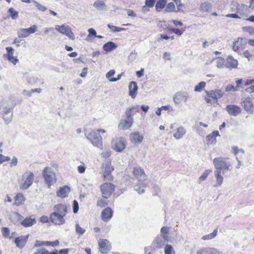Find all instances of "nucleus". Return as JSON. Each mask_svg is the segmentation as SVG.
Wrapping results in <instances>:
<instances>
[{
	"label": "nucleus",
	"mask_w": 254,
	"mask_h": 254,
	"mask_svg": "<svg viewBox=\"0 0 254 254\" xmlns=\"http://www.w3.org/2000/svg\"><path fill=\"white\" fill-rule=\"evenodd\" d=\"M243 40L242 38H238L237 40L233 43L232 49L234 51L236 52L239 49V46L242 44Z\"/></svg>",
	"instance_id": "obj_37"
},
{
	"label": "nucleus",
	"mask_w": 254,
	"mask_h": 254,
	"mask_svg": "<svg viewBox=\"0 0 254 254\" xmlns=\"http://www.w3.org/2000/svg\"><path fill=\"white\" fill-rule=\"evenodd\" d=\"M104 169L103 176L105 180L112 181L113 179V176L111 175V172L114 170L110 162H107L102 165Z\"/></svg>",
	"instance_id": "obj_11"
},
{
	"label": "nucleus",
	"mask_w": 254,
	"mask_h": 254,
	"mask_svg": "<svg viewBox=\"0 0 254 254\" xmlns=\"http://www.w3.org/2000/svg\"><path fill=\"white\" fill-rule=\"evenodd\" d=\"M7 12L12 19H16L18 18V13L13 8L11 7L9 8Z\"/></svg>",
	"instance_id": "obj_35"
},
{
	"label": "nucleus",
	"mask_w": 254,
	"mask_h": 254,
	"mask_svg": "<svg viewBox=\"0 0 254 254\" xmlns=\"http://www.w3.org/2000/svg\"><path fill=\"white\" fill-rule=\"evenodd\" d=\"M111 150L108 148L107 149H106L105 151L103 152L101 155L103 158H108L111 155Z\"/></svg>",
	"instance_id": "obj_54"
},
{
	"label": "nucleus",
	"mask_w": 254,
	"mask_h": 254,
	"mask_svg": "<svg viewBox=\"0 0 254 254\" xmlns=\"http://www.w3.org/2000/svg\"><path fill=\"white\" fill-rule=\"evenodd\" d=\"M112 216V210L111 208L107 207L104 209L102 212V216L103 220H109Z\"/></svg>",
	"instance_id": "obj_30"
},
{
	"label": "nucleus",
	"mask_w": 254,
	"mask_h": 254,
	"mask_svg": "<svg viewBox=\"0 0 254 254\" xmlns=\"http://www.w3.org/2000/svg\"><path fill=\"white\" fill-rule=\"evenodd\" d=\"M238 63V61L234 59L232 56H228L226 60L225 66L227 68H236Z\"/></svg>",
	"instance_id": "obj_18"
},
{
	"label": "nucleus",
	"mask_w": 254,
	"mask_h": 254,
	"mask_svg": "<svg viewBox=\"0 0 254 254\" xmlns=\"http://www.w3.org/2000/svg\"><path fill=\"white\" fill-rule=\"evenodd\" d=\"M55 29L62 34L65 35L69 39L74 40L75 36L71 31L70 27L68 25L63 24L62 25H56Z\"/></svg>",
	"instance_id": "obj_9"
},
{
	"label": "nucleus",
	"mask_w": 254,
	"mask_h": 254,
	"mask_svg": "<svg viewBox=\"0 0 254 254\" xmlns=\"http://www.w3.org/2000/svg\"><path fill=\"white\" fill-rule=\"evenodd\" d=\"M2 233L4 237H7L9 235V230L7 228H2Z\"/></svg>",
	"instance_id": "obj_59"
},
{
	"label": "nucleus",
	"mask_w": 254,
	"mask_h": 254,
	"mask_svg": "<svg viewBox=\"0 0 254 254\" xmlns=\"http://www.w3.org/2000/svg\"><path fill=\"white\" fill-rule=\"evenodd\" d=\"M115 73V71L114 70H110L109 72H108L106 74V77L108 78L109 80L110 79V77L113 76Z\"/></svg>",
	"instance_id": "obj_58"
},
{
	"label": "nucleus",
	"mask_w": 254,
	"mask_h": 254,
	"mask_svg": "<svg viewBox=\"0 0 254 254\" xmlns=\"http://www.w3.org/2000/svg\"><path fill=\"white\" fill-rule=\"evenodd\" d=\"M112 148L117 151L121 152L126 147V140L123 137L115 138L112 140Z\"/></svg>",
	"instance_id": "obj_10"
},
{
	"label": "nucleus",
	"mask_w": 254,
	"mask_h": 254,
	"mask_svg": "<svg viewBox=\"0 0 254 254\" xmlns=\"http://www.w3.org/2000/svg\"><path fill=\"white\" fill-rule=\"evenodd\" d=\"M17 36L19 38H26L29 35L25 28H20L17 31Z\"/></svg>",
	"instance_id": "obj_41"
},
{
	"label": "nucleus",
	"mask_w": 254,
	"mask_h": 254,
	"mask_svg": "<svg viewBox=\"0 0 254 254\" xmlns=\"http://www.w3.org/2000/svg\"><path fill=\"white\" fill-rule=\"evenodd\" d=\"M27 32L28 33V35H29L30 34H33L36 31H37V26L36 25H33L32 26H31L29 28H25Z\"/></svg>",
	"instance_id": "obj_49"
},
{
	"label": "nucleus",
	"mask_w": 254,
	"mask_h": 254,
	"mask_svg": "<svg viewBox=\"0 0 254 254\" xmlns=\"http://www.w3.org/2000/svg\"><path fill=\"white\" fill-rule=\"evenodd\" d=\"M189 94L187 92H178L173 97V101L176 104H179L182 103H186L189 99Z\"/></svg>",
	"instance_id": "obj_12"
},
{
	"label": "nucleus",
	"mask_w": 254,
	"mask_h": 254,
	"mask_svg": "<svg viewBox=\"0 0 254 254\" xmlns=\"http://www.w3.org/2000/svg\"><path fill=\"white\" fill-rule=\"evenodd\" d=\"M7 52V54L6 55H4L7 59L8 60L10 58L13 57V52L14 50L11 47H7L5 48Z\"/></svg>",
	"instance_id": "obj_44"
},
{
	"label": "nucleus",
	"mask_w": 254,
	"mask_h": 254,
	"mask_svg": "<svg viewBox=\"0 0 254 254\" xmlns=\"http://www.w3.org/2000/svg\"><path fill=\"white\" fill-rule=\"evenodd\" d=\"M75 232L79 235H82L85 232V229L81 228L78 224H76L75 226Z\"/></svg>",
	"instance_id": "obj_45"
},
{
	"label": "nucleus",
	"mask_w": 254,
	"mask_h": 254,
	"mask_svg": "<svg viewBox=\"0 0 254 254\" xmlns=\"http://www.w3.org/2000/svg\"><path fill=\"white\" fill-rule=\"evenodd\" d=\"M49 252L45 249H41L35 253V254H49Z\"/></svg>",
	"instance_id": "obj_57"
},
{
	"label": "nucleus",
	"mask_w": 254,
	"mask_h": 254,
	"mask_svg": "<svg viewBox=\"0 0 254 254\" xmlns=\"http://www.w3.org/2000/svg\"><path fill=\"white\" fill-rule=\"evenodd\" d=\"M246 92L249 93H252L254 92V85H252L248 88L246 89Z\"/></svg>",
	"instance_id": "obj_64"
},
{
	"label": "nucleus",
	"mask_w": 254,
	"mask_h": 254,
	"mask_svg": "<svg viewBox=\"0 0 254 254\" xmlns=\"http://www.w3.org/2000/svg\"><path fill=\"white\" fill-rule=\"evenodd\" d=\"M87 68L84 67L82 69V72L80 74V76L82 77H85L87 73Z\"/></svg>",
	"instance_id": "obj_63"
},
{
	"label": "nucleus",
	"mask_w": 254,
	"mask_h": 254,
	"mask_svg": "<svg viewBox=\"0 0 254 254\" xmlns=\"http://www.w3.org/2000/svg\"><path fill=\"white\" fill-rule=\"evenodd\" d=\"M127 11V15L128 16H131V17H136V14L134 13V12L131 9H125Z\"/></svg>",
	"instance_id": "obj_61"
},
{
	"label": "nucleus",
	"mask_w": 254,
	"mask_h": 254,
	"mask_svg": "<svg viewBox=\"0 0 254 254\" xmlns=\"http://www.w3.org/2000/svg\"><path fill=\"white\" fill-rule=\"evenodd\" d=\"M206 83L205 82L202 81L196 85L194 87V91L200 92L204 88Z\"/></svg>",
	"instance_id": "obj_47"
},
{
	"label": "nucleus",
	"mask_w": 254,
	"mask_h": 254,
	"mask_svg": "<svg viewBox=\"0 0 254 254\" xmlns=\"http://www.w3.org/2000/svg\"><path fill=\"white\" fill-rule=\"evenodd\" d=\"M117 45L113 42H108L105 44L103 47L106 52H110L117 48Z\"/></svg>",
	"instance_id": "obj_31"
},
{
	"label": "nucleus",
	"mask_w": 254,
	"mask_h": 254,
	"mask_svg": "<svg viewBox=\"0 0 254 254\" xmlns=\"http://www.w3.org/2000/svg\"><path fill=\"white\" fill-rule=\"evenodd\" d=\"M70 190V188L67 186H64L59 189L57 192V195L58 196L64 198L67 196L68 193Z\"/></svg>",
	"instance_id": "obj_25"
},
{
	"label": "nucleus",
	"mask_w": 254,
	"mask_h": 254,
	"mask_svg": "<svg viewBox=\"0 0 254 254\" xmlns=\"http://www.w3.org/2000/svg\"><path fill=\"white\" fill-rule=\"evenodd\" d=\"M115 186L111 183H105L100 186V190L102 196L104 198H108L113 193L115 190Z\"/></svg>",
	"instance_id": "obj_7"
},
{
	"label": "nucleus",
	"mask_w": 254,
	"mask_h": 254,
	"mask_svg": "<svg viewBox=\"0 0 254 254\" xmlns=\"http://www.w3.org/2000/svg\"><path fill=\"white\" fill-rule=\"evenodd\" d=\"M34 176L33 173L30 171L24 173L19 183L20 188L22 190L28 189L33 184Z\"/></svg>",
	"instance_id": "obj_4"
},
{
	"label": "nucleus",
	"mask_w": 254,
	"mask_h": 254,
	"mask_svg": "<svg viewBox=\"0 0 254 254\" xmlns=\"http://www.w3.org/2000/svg\"><path fill=\"white\" fill-rule=\"evenodd\" d=\"M108 27L113 32H121V31H122L124 29L123 28L117 27L115 26H113V25H111V24H108Z\"/></svg>",
	"instance_id": "obj_52"
},
{
	"label": "nucleus",
	"mask_w": 254,
	"mask_h": 254,
	"mask_svg": "<svg viewBox=\"0 0 254 254\" xmlns=\"http://www.w3.org/2000/svg\"><path fill=\"white\" fill-rule=\"evenodd\" d=\"M230 8L232 11H236L239 13L240 17L246 15L248 11V7L247 5L243 4H240L236 1H233L231 4Z\"/></svg>",
	"instance_id": "obj_8"
},
{
	"label": "nucleus",
	"mask_w": 254,
	"mask_h": 254,
	"mask_svg": "<svg viewBox=\"0 0 254 254\" xmlns=\"http://www.w3.org/2000/svg\"><path fill=\"white\" fill-rule=\"evenodd\" d=\"M133 123L132 117H127L125 120H122L119 124V127L123 129H126L130 127Z\"/></svg>",
	"instance_id": "obj_16"
},
{
	"label": "nucleus",
	"mask_w": 254,
	"mask_h": 254,
	"mask_svg": "<svg viewBox=\"0 0 254 254\" xmlns=\"http://www.w3.org/2000/svg\"><path fill=\"white\" fill-rule=\"evenodd\" d=\"M169 229V227H163L161 229V236L163 237V239L165 240V241L169 240V237L168 236V231Z\"/></svg>",
	"instance_id": "obj_34"
},
{
	"label": "nucleus",
	"mask_w": 254,
	"mask_h": 254,
	"mask_svg": "<svg viewBox=\"0 0 254 254\" xmlns=\"http://www.w3.org/2000/svg\"><path fill=\"white\" fill-rule=\"evenodd\" d=\"M130 138L132 142L140 143L143 139V136L138 131H134L130 134Z\"/></svg>",
	"instance_id": "obj_21"
},
{
	"label": "nucleus",
	"mask_w": 254,
	"mask_h": 254,
	"mask_svg": "<svg viewBox=\"0 0 254 254\" xmlns=\"http://www.w3.org/2000/svg\"><path fill=\"white\" fill-rule=\"evenodd\" d=\"M186 133V129L183 127L180 126L174 130L173 136L176 139H180L185 135Z\"/></svg>",
	"instance_id": "obj_20"
},
{
	"label": "nucleus",
	"mask_w": 254,
	"mask_h": 254,
	"mask_svg": "<svg viewBox=\"0 0 254 254\" xmlns=\"http://www.w3.org/2000/svg\"><path fill=\"white\" fill-rule=\"evenodd\" d=\"M54 212H56L58 214H60L64 216H65L67 213L66 206L63 204L55 205L54 207Z\"/></svg>",
	"instance_id": "obj_22"
},
{
	"label": "nucleus",
	"mask_w": 254,
	"mask_h": 254,
	"mask_svg": "<svg viewBox=\"0 0 254 254\" xmlns=\"http://www.w3.org/2000/svg\"><path fill=\"white\" fill-rule=\"evenodd\" d=\"M242 105L247 112L250 114L254 113V105L250 97L245 98L243 101Z\"/></svg>",
	"instance_id": "obj_15"
},
{
	"label": "nucleus",
	"mask_w": 254,
	"mask_h": 254,
	"mask_svg": "<svg viewBox=\"0 0 254 254\" xmlns=\"http://www.w3.org/2000/svg\"><path fill=\"white\" fill-rule=\"evenodd\" d=\"M213 162L215 169L214 174L216 180V184L214 185V187H220L223 181V175L225 176L226 171L231 170L230 168L232 165L228 158H215L213 159Z\"/></svg>",
	"instance_id": "obj_1"
},
{
	"label": "nucleus",
	"mask_w": 254,
	"mask_h": 254,
	"mask_svg": "<svg viewBox=\"0 0 254 254\" xmlns=\"http://www.w3.org/2000/svg\"><path fill=\"white\" fill-rule=\"evenodd\" d=\"M139 111L138 107H134L128 108L126 111V115L127 117H132V116Z\"/></svg>",
	"instance_id": "obj_32"
},
{
	"label": "nucleus",
	"mask_w": 254,
	"mask_h": 254,
	"mask_svg": "<svg viewBox=\"0 0 254 254\" xmlns=\"http://www.w3.org/2000/svg\"><path fill=\"white\" fill-rule=\"evenodd\" d=\"M133 174L138 180L134 186V190L139 193L144 192V188L147 186L148 184L144 182L146 180V175L143 170L140 167L135 168L133 170Z\"/></svg>",
	"instance_id": "obj_2"
},
{
	"label": "nucleus",
	"mask_w": 254,
	"mask_h": 254,
	"mask_svg": "<svg viewBox=\"0 0 254 254\" xmlns=\"http://www.w3.org/2000/svg\"><path fill=\"white\" fill-rule=\"evenodd\" d=\"M36 223V220L34 217L30 216L26 218L21 222V224L25 227H31Z\"/></svg>",
	"instance_id": "obj_29"
},
{
	"label": "nucleus",
	"mask_w": 254,
	"mask_h": 254,
	"mask_svg": "<svg viewBox=\"0 0 254 254\" xmlns=\"http://www.w3.org/2000/svg\"><path fill=\"white\" fill-rule=\"evenodd\" d=\"M211 171L209 170H205L203 173L200 176L199 180L200 181L202 182L206 180V178L208 177Z\"/></svg>",
	"instance_id": "obj_51"
},
{
	"label": "nucleus",
	"mask_w": 254,
	"mask_h": 254,
	"mask_svg": "<svg viewBox=\"0 0 254 254\" xmlns=\"http://www.w3.org/2000/svg\"><path fill=\"white\" fill-rule=\"evenodd\" d=\"M157 0H146L145 2V5L149 6V7H152Z\"/></svg>",
	"instance_id": "obj_55"
},
{
	"label": "nucleus",
	"mask_w": 254,
	"mask_h": 254,
	"mask_svg": "<svg viewBox=\"0 0 254 254\" xmlns=\"http://www.w3.org/2000/svg\"><path fill=\"white\" fill-rule=\"evenodd\" d=\"M244 31L248 32L251 34H254V27L246 26L243 27Z\"/></svg>",
	"instance_id": "obj_53"
},
{
	"label": "nucleus",
	"mask_w": 254,
	"mask_h": 254,
	"mask_svg": "<svg viewBox=\"0 0 254 254\" xmlns=\"http://www.w3.org/2000/svg\"><path fill=\"white\" fill-rule=\"evenodd\" d=\"M175 9V4L173 2H170L167 5L164 11L167 12H171L174 11Z\"/></svg>",
	"instance_id": "obj_46"
},
{
	"label": "nucleus",
	"mask_w": 254,
	"mask_h": 254,
	"mask_svg": "<svg viewBox=\"0 0 254 254\" xmlns=\"http://www.w3.org/2000/svg\"><path fill=\"white\" fill-rule=\"evenodd\" d=\"M217 234V230L215 229L212 233L206 235L205 236H203L202 238V239L203 240H211L214 238H215Z\"/></svg>",
	"instance_id": "obj_38"
},
{
	"label": "nucleus",
	"mask_w": 254,
	"mask_h": 254,
	"mask_svg": "<svg viewBox=\"0 0 254 254\" xmlns=\"http://www.w3.org/2000/svg\"><path fill=\"white\" fill-rule=\"evenodd\" d=\"M79 209L78 203L77 201L75 200L73 201V211L74 213H76Z\"/></svg>",
	"instance_id": "obj_56"
},
{
	"label": "nucleus",
	"mask_w": 254,
	"mask_h": 254,
	"mask_svg": "<svg viewBox=\"0 0 254 254\" xmlns=\"http://www.w3.org/2000/svg\"><path fill=\"white\" fill-rule=\"evenodd\" d=\"M64 217V216L60 214L53 212L51 214L49 219L50 221L55 225H61L65 223V219Z\"/></svg>",
	"instance_id": "obj_13"
},
{
	"label": "nucleus",
	"mask_w": 254,
	"mask_h": 254,
	"mask_svg": "<svg viewBox=\"0 0 254 254\" xmlns=\"http://www.w3.org/2000/svg\"><path fill=\"white\" fill-rule=\"evenodd\" d=\"M128 87L129 90V96H130L132 98H134L136 94V91L138 89V87L136 83L134 81L130 82Z\"/></svg>",
	"instance_id": "obj_28"
},
{
	"label": "nucleus",
	"mask_w": 254,
	"mask_h": 254,
	"mask_svg": "<svg viewBox=\"0 0 254 254\" xmlns=\"http://www.w3.org/2000/svg\"><path fill=\"white\" fill-rule=\"evenodd\" d=\"M224 59L222 57H218L216 59V66L219 68H221L225 65Z\"/></svg>",
	"instance_id": "obj_36"
},
{
	"label": "nucleus",
	"mask_w": 254,
	"mask_h": 254,
	"mask_svg": "<svg viewBox=\"0 0 254 254\" xmlns=\"http://www.w3.org/2000/svg\"><path fill=\"white\" fill-rule=\"evenodd\" d=\"M219 252L215 248H203L199 249L196 254H219Z\"/></svg>",
	"instance_id": "obj_19"
},
{
	"label": "nucleus",
	"mask_w": 254,
	"mask_h": 254,
	"mask_svg": "<svg viewBox=\"0 0 254 254\" xmlns=\"http://www.w3.org/2000/svg\"><path fill=\"white\" fill-rule=\"evenodd\" d=\"M43 175L49 187H50L53 184L56 182V175L52 168L50 167L45 168L43 171Z\"/></svg>",
	"instance_id": "obj_6"
},
{
	"label": "nucleus",
	"mask_w": 254,
	"mask_h": 254,
	"mask_svg": "<svg viewBox=\"0 0 254 254\" xmlns=\"http://www.w3.org/2000/svg\"><path fill=\"white\" fill-rule=\"evenodd\" d=\"M8 61L11 62L13 64L15 65L19 61L16 57H12L8 59Z\"/></svg>",
	"instance_id": "obj_62"
},
{
	"label": "nucleus",
	"mask_w": 254,
	"mask_h": 254,
	"mask_svg": "<svg viewBox=\"0 0 254 254\" xmlns=\"http://www.w3.org/2000/svg\"><path fill=\"white\" fill-rule=\"evenodd\" d=\"M85 135L92 144L95 146L100 147L102 145V138L100 134L94 130L86 132Z\"/></svg>",
	"instance_id": "obj_5"
},
{
	"label": "nucleus",
	"mask_w": 254,
	"mask_h": 254,
	"mask_svg": "<svg viewBox=\"0 0 254 254\" xmlns=\"http://www.w3.org/2000/svg\"><path fill=\"white\" fill-rule=\"evenodd\" d=\"M205 93L206 96L205 97V100L210 104L216 103L217 99L222 97L224 95V92L221 90L206 91Z\"/></svg>",
	"instance_id": "obj_3"
},
{
	"label": "nucleus",
	"mask_w": 254,
	"mask_h": 254,
	"mask_svg": "<svg viewBox=\"0 0 254 254\" xmlns=\"http://www.w3.org/2000/svg\"><path fill=\"white\" fill-rule=\"evenodd\" d=\"M99 246L101 253L106 254L110 248L109 242L107 240H100L99 241Z\"/></svg>",
	"instance_id": "obj_17"
},
{
	"label": "nucleus",
	"mask_w": 254,
	"mask_h": 254,
	"mask_svg": "<svg viewBox=\"0 0 254 254\" xmlns=\"http://www.w3.org/2000/svg\"><path fill=\"white\" fill-rule=\"evenodd\" d=\"M93 7L99 11H106L107 6L105 2L101 0H97L93 3Z\"/></svg>",
	"instance_id": "obj_24"
},
{
	"label": "nucleus",
	"mask_w": 254,
	"mask_h": 254,
	"mask_svg": "<svg viewBox=\"0 0 254 254\" xmlns=\"http://www.w3.org/2000/svg\"><path fill=\"white\" fill-rule=\"evenodd\" d=\"M226 110L231 116H237L241 113V109L235 105H228L226 107Z\"/></svg>",
	"instance_id": "obj_14"
},
{
	"label": "nucleus",
	"mask_w": 254,
	"mask_h": 254,
	"mask_svg": "<svg viewBox=\"0 0 254 254\" xmlns=\"http://www.w3.org/2000/svg\"><path fill=\"white\" fill-rule=\"evenodd\" d=\"M166 241H165V240L163 239V237H157L155 240L154 243L156 244L157 247L158 248H160L164 245Z\"/></svg>",
	"instance_id": "obj_42"
},
{
	"label": "nucleus",
	"mask_w": 254,
	"mask_h": 254,
	"mask_svg": "<svg viewBox=\"0 0 254 254\" xmlns=\"http://www.w3.org/2000/svg\"><path fill=\"white\" fill-rule=\"evenodd\" d=\"M219 136V132L217 130L213 131L211 134L206 136L207 144H214L216 142V137Z\"/></svg>",
	"instance_id": "obj_23"
},
{
	"label": "nucleus",
	"mask_w": 254,
	"mask_h": 254,
	"mask_svg": "<svg viewBox=\"0 0 254 254\" xmlns=\"http://www.w3.org/2000/svg\"><path fill=\"white\" fill-rule=\"evenodd\" d=\"M237 90V89L233 85H228L226 87V91H236Z\"/></svg>",
	"instance_id": "obj_60"
},
{
	"label": "nucleus",
	"mask_w": 254,
	"mask_h": 254,
	"mask_svg": "<svg viewBox=\"0 0 254 254\" xmlns=\"http://www.w3.org/2000/svg\"><path fill=\"white\" fill-rule=\"evenodd\" d=\"M32 2L35 4L36 7H37V9L41 11H45L47 10V7L41 4H40L38 1L32 0Z\"/></svg>",
	"instance_id": "obj_43"
},
{
	"label": "nucleus",
	"mask_w": 254,
	"mask_h": 254,
	"mask_svg": "<svg viewBox=\"0 0 254 254\" xmlns=\"http://www.w3.org/2000/svg\"><path fill=\"white\" fill-rule=\"evenodd\" d=\"M28 235L18 237L15 240V243L16 246L19 248H23L27 241Z\"/></svg>",
	"instance_id": "obj_27"
},
{
	"label": "nucleus",
	"mask_w": 254,
	"mask_h": 254,
	"mask_svg": "<svg viewBox=\"0 0 254 254\" xmlns=\"http://www.w3.org/2000/svg\"><path fill=\"white\" fill-rule=\"evenodd\" d=\"M165 254H175L173 247L170 245H166L164 248Z\"/></svg>",
	"instance_id": "obj_40"
},
{
	"label": "nucleus",
	"mask_w": 254,
	"mask_h": 254,
	"mask_svg": "<svg viewBox=\"0 0 254 254\" xmlns=\"http://www.w3.org/2000/svg\"><path fill=\"white\" fill-rule=\"evenodd\" d=\"M199 9L202 13L210 12L212 9V4L208 2H203L200 3Z\"/></svg>",
	"instance_id": "obj_26"
},
{
	"label": "nucleus",
	"mask_w": 254,
	"mask_h": 254,
	"mask_svg": "<svg viewBox=\"0 0 254 254\" xmlns=\"http://www.w3.org/2000/svg\"><path fill=\"white\" fill-rule=\"evenodd\" d=\"M24 200V196L22 193L17 194L15 197V204L16 205H19L22 203Z\"/></svg>",
	"instance_id": "obj_39"
},
{
	"label": "nucleus",
	"mask_w": 254,
	"mask_h": 254,
	"mask_svg": "<svg viewBox=\"0 0 254 254\" xmlns=\"http://www.w3.org/2000/svg\"><path fill=\"white\" fill-rule=\"evenodd\" d=\"M88 31L89 32V34L88 35L86 40L89 41L91 37L94 36V37H96V32L95 29L93 28H89L88 30Z\"/></svg>",
	"instance_id": "obj_48"
},
{
	"label": "nucleus",
	"mask_w": 254,
	"mask_h": 254,
	"mask_svg": "<svg viewBox=\"0 0 254 254\" xmlns=\"http://www.w3.org/2000/svg\"><path fill=\"white\" fill-rule=\"evenodd\" d=\"M166 3V0H159L155 5V8L156 11L157 12L161 11L164 8Z\"/></svg>",
	"instance_id": "obj_33"
},
{
	"label": "nucleus",
	"mask_w": 254,
	"mask_h": 254,
	"mask_svg": "<svg viewBox=\"0 0 254 254\" xmlns=\"http://www.w3.org/2000/svg\"><path fill=\"white\" fill-rule=\"evenodd\" d=\"M13 113H11L9 115H4L3 119L6 125L9 124L12 119Z\"/></svg>",
	"instance_id": "obj_50"
}]
</instances>
